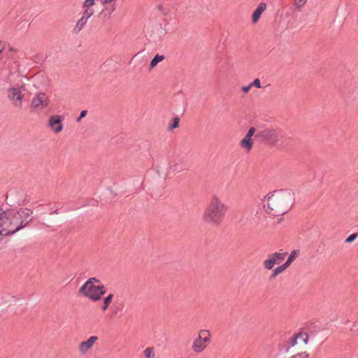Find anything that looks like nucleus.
Masks as SVG:
<instances>
[{
  "instance_id": "f257e3e1",
  "label": "nucleus",
  "mask_w": 358,
  "mask_h": 358,
  "mask_svg": "<svg viewBox=\"0 0 358 358\" xmlns=\"http://www.w3.org/2000/svg\"><path fill=\"white\" fill-rule=\"evenodd\" d=\"M32 210L27 208L18 210L0 208V236H10L29 225L34 217Z\"/></svg>"
},
{
  "instance_id": "f03ea898",
  "label": "nucleus",
  "mask_w": 358,
  "mask_h": 358,
  "mask_svg": "<svg viewBox=\"0 0 358 358\" xmlns=\"http://www.w3.org/2000/svg\"><path fill=\"white\" fill-rule=\"evenodd\" d=\"M295 195L290 189L275 190L268 194L267 206L268 213L273 216L286 214L294 203Z\"/></svg>"
},
{
  "instance_id": "7ed1b4c3",
  "label": "nucleus",
  "mask_w": 358,
  "mask_h": 358,
  "mask_svg": "<svg viewBox=\"0 0 358 358\" xmlns=\"http://www.w3.org/2000/svg\"><path fill=\"white\" fill-rule=\"evenodd\" d=\"M228 206L216 196L213 195L202 215L203 221L209 224L220 225L228 211Z\"/></svg>"
},
{
  "instance_id": "20e7f679",
  "label": "nucleus",
  "mask_w": 358,
  "mask_h": 358,
  "mask_svg": "<svg viewBox=\"0 0 358 358\" xmlns=\"http://www.w3.org/2000/svg\"><path fill=\"white\" fill-rule=\"evenodd\" d=\"M255 138L257 139L261 143L273 146L275 145L278 141V134L275 129H265L258 130L255 135Z\"/></svg>"
},
{
  "instance_id": "39448f33",
  "label": "nucleus",
  "mask_w": 358,
  "mask_h": 358,
  "mask_svg": "<svg viewBox=\"0 0 358 358\" xmlns=\"http://www.w3.org/2000/svg\"><path fill=\"white\" fill-rule=\"evenodd\" d=\"M50 103V99L45 93H37L31 101L30 111L33 113L38 110H42L48 106Z\"/></svg>"
},
{
  "instance_id": "423d86ee",
  "label": "nucleus",
  "mask_w": 358,
  "mask_h": 358,
  "mask_svg": "<svg viewBox=\"0 0 358 358\" xmlns=\"http://www.w3.org/2000/svg\"><path fill=\"white\" fill-rule=\"evenodd\" d=\"M210 334L208 330H201L198 337L193 342L192 350L197 353L203 351L206 348L205 343L210 341Z\"/></svg>"
},
{
  "instance_id": "0eeeda50",
  "label": "nucleus",
  "mask_w": 358,
  "mask_h": 358,
  "mask_svg": "<svg viewBox=\"0 0 358 358\" xmlns=\"http://www.w3.org/2000/svg\"><path fill=\"white\" fill-rule=\"evenodd\" d=\"M287 253L275 252L268 255V258L265 259L263 262L264 267L267 270H271L273 268L275 264H279L283 261L287 256Z\"/></svg>"
},
{
  "instance_id": "6e6552de",
  "label": "nucleus",
  "mask_w": 358,
  "mask_h": 358,
  "mask_svg": "<svg viewBox=\"0 0 358 358\" xmlns=\"http://www.w3.org/2000/svg\"><path fill=\"white\" fill-rule=\"evenodd\" d=\"M7 95L9 100L17 107H22V99L24 94L20 91V88L11 87L7 90Z\"/></svg>"
},
{
  "instance_id": "1a4fd4ad",
  "label": "nucleus",
  "mask_w": 358,
  "mask_h": 358,
  "mask_svg": "<svg viewBox=\"0 0 358 358\" xmlns=\"http://www.w3.org/2000/svg\"><path fill=\"white\" fill-rule=\"evenodd\" d=\"M79 294L87 297L95 302L94 296L96 294V285L91 284V281L89 282H85L79 289Z\"/></svg>"
},
{
  "instance_id": "9d476101",
  "label": "nucleus",
  "mask_w": 358,
  "mask_h": 358,
  "mask_svg": "<svg viewBox=\"0 0 358 358\" xmlns=\"http://www.w3.org/2000/svg\"><path fill=\"white\" fill-rule=\"evenodd\" d=\"M61 115H52L48 120V127L55 133H59L63 129L62 120Z\"/></svg>"
},
{
  "instance_id": "9b49d317",
  "label": "nucleus",
  "mask_w": 358,
  "mask_h": 358,
  "mask_svg": "<svg viewBox=\"0 0 358 358\" xmlns=\"http://www.w3.org/2000/svg\"><path fill=\"white\" fill-rule=\"evenodd\" d=\"M96 336H90L87 341H83L79 345V351L82 355L85 354L90 348H92L93 345L96 341H98Z\"/></svg>"
},
{
  "instance_id": "f8f14e48",
  "label": "nucleus",
  "mask_w": 358,
  "mask_h": 358,
  "mask_svg": "<svg viewBox=\"0 0 358 358\" xmlns=\"http://www.w3.org/2000/svg\"><path fill=\"white\" fill-rule=\"evenodd\" d=\"M266 4L264 2H261L257 8L252 13V20L254 23L257 22L260 18L262 13L266 10Z\"/></svg>"
},
{
  "instance_id": "ddd939ff",
  "label": "nucleus",
  "mask_w": 358,
  "mask_h": 358,
  "mask_svg": "<svg viewBox=\"0 0 358 358\" xmlns=\"http://www.w3.org/2000/svg\"><path fill=\"white\" fill-rule=\"evenodd\" d=\"M314 325L313 323H308L306 326L301 329V331L298 334H301L303 336H301L300 338L302 339L303 343L304 344H308L309 341V335L308 331L311 329V327Z\"/></svg>"
},
{
  "instance_id": "4468645a",
  "label": "nucleus",
  "mask_w": 358,
  "mask_h": 358,
  "mask_svg": "<svg viewBox=\"0 0 358 358\" xmlns=\"http://www.w3.org/2000/svg\"><path fill=\"white\" fill-rule=\"evenodd\" d=\"M124 308L123 302L115 301L112 305L111 313L113 315H117L120 312L122 311Z\"/></svg>"
},
{
  "instance_id": "2eb2a0df",
  "label": "nucleus",
  "mask_w": 358,
  "mask_h": 358,
  "mask_svg": "<svg viewBox=\"0 0 358 358\" xmlns=\"http://www.w3.org/2000/svg\"><path fill=\"white\" fill-rule=\"evenodd\" d=\"M241 145L248 150H250L253 145L252 139L250 136L245 135V137L241 141Z\"/></svg>"
},
{
  "instance_id": "dca6fc26",
  "label": "nucleus",
  "mask_w": 358,
  "mask_h": 358,
  "mask_svg": "<svg viewBox=\"0 0 358 358\" xmlns=\"http://www.w3.org/2000/svg\"><path fill=\"white\" fill-rule=\"evenodd\" d=\"M87 20L85 19L84 17H80L76 22V26L74 27L73 29V32L76 34H78L80 33V31L83 29L84 26L87 24Z\"/></svg>"
},
{
  "instance_id": "f3484780",
  "label": "nucleus",
  "mask_w": 358,
  "mask_h": 358,
  "mask_svg": "<svg viewBox=\"0 0 358 358\" xmlns=\"http://www.w3.org/2000/svg\"><path fill=\"white\" fill-rule=\"evenodd\" d=\"M287 268V267L284 264L277 266L275 268H274L272 271V273L269 276V280H272L275 279L278 275L282 273Z\"/></svg>"
},
{
  "instance_id": "a211bd4d",
  "label": "nucleus",
  "mask_w": 358,
  "mask_h": 358,
  "mask_svg": "<svg viewBox=\"0 0 358 358\" xmlns=\"http://www.w3.org/2000/svg\"><path fill=\"white\" fill-rule=\"evenodd\" d=\"M106 293V289L103 285L99 284L96 285V294L93 297L95 299V302L99 301Z\"/></svg>"
},
{
  "instance_id": "6ab92c4d",
  "label": "nucleus",
  "mask_w": 358,
  "mask_h": 358,
  "mask_svg": "<svg viewBox=\"0 0 358 358\" xmlns=\"http://www.w3.org/2000/svg\"><path fill=\"white\" fill-rule=\"evenodd\" d=\"M299 253V250H294L289 255L287 259L283 263L287 268L291 265L293 261H294Z\"/></svg>"
},
{
  "instance_id": "aec40b11",
  "label": "nucleus",
  "mask_w": 358,
  "mask_h": 358,
  "mask_svg": "<svg viewBox=\"0 0 358 358\" xmlns=\"http://www.w3.org/2000/svg\"><path fill=\"white\" fill-rule=\"evenodd\" d=\"M113 296L114 295L113 294H109L106 297L104 298L103 303L101 306V309L103 311H105L108 308L110 304L113 301Z\"/></svg>"
},
{
  "instance_id": "412c9836",
  "label": "nucleus",
  "mask_w": 358,
  "mask_h": 358,
  "mask_svg": "<svg viewBox=\"0 0 358 358\" xmlns=\"http://www.w3.org/2000/svg\"><path fill=\"white\" fill-rule=\"evenodd\" d=\"M180 119L179 117H175L171 120V122L169 124V130L173 131L179 127Z\"/></svg>"
},
{
  "instance_id": "4be33fe9",
  "label": "nucleus",
  "mask_w": 358,
  "mask_h": 358,
  "mask_svg": "<svg viewBox=\"0 0 358 358\" xmlns=\"http://www.w3.org/2000/svg\"><path fill=\"white\" fill-rule=\"evenodd\" d=\"M303 336L301 334H295L291 338H289L287 341L289 345L291 347H294L297 344V340Z\"/></svg>"
},
{
  "instance_id": "5701e85b",
  "label": "nucleus",
  "mask_w": 358,
  "mask_h": 358,
  "mask_svg": "<svg viewBox=\"0 0 358 358\" xmlns=\"http://www.w3.org/2000/svg\"><path fill=\"white\" fill-rule=\"evenodd\" d=\"M115 9H116V6H115V3H113L111 5L110 8L106 7L104 9H103L102 13H103L105 17H106L108 15V18L109 19L111 16V14L115 10Z\"/></svg>"
},
{
  "instance_id": "b1692460",
  "label": "nucleus",
  "mask_w": 358,
  "mask_h": 358,
  "mask_svg": "<svg viewBox=\"0 0 358 358\" xmlns=\"http://www.w3.org/2000/svg\"><path fill=\"white\" fill-rule=\"evenodd\" d=\"M164 55H156L155 57L151 60L150 64V67H155L159 62L164 60Z\"/></svg>"
},
{
  "instance_id": "393cba45",
  "label": "nucleus",
  "mask_w": 358,
  "mask_h": 358,
  "mask_svg": "<svg viewBox=\"0 0 358 358\" xmlns=\"http://www.w3.org/2000/svg\"><path fill=\"white\" fill-rule=\"evenodd\" d=\"M144 355L146 358H155V354L154 352V348L152 347L147 348L144 350Z\"/></svg>"
},
{
  "instance_id": "a878e982",
  "label": "nucleus",
  "mask_w": 358,
  "mask_h": 358,
  "mask_svg": "<svg viewBox=\"0 0 358 358\" xmlns=\"http://www.w3.org/2000/svg\"><path fill=\"white\" fill-rule=\"evenodd\" d=\"M83 13L82 17H84L86 20H88L90 17H92L94 13V9H88V8H83Z\"/></svg>"
},
{
  "instance_id": "bb28decb",
  "label": "nucleus",
  "mask_w": 358,
  "mask_h": 358,
  "mask_svg": "<svg viewBox=\"0 0 358 358\" xmlns=\"http://www.w3.org/2000/svg\"><path fill=\"white\" fill-rule=\"evenodd\" d=\"M95 4V0H85L83 3V8L93 9L92 6Z\"/></svg>"
},
{
  "instance_id": "cd10ccee",
  "label": "nucleus",
  "mask_w": 358,
  "mask_h": 358,
  "mask_svg": "<svg viewBox=\"0 0 358 358\" xmlns=\"http://www.w3.org/2000/svg\"><path fill=\"white\" fill-rule=\"evenodd\" d=\"M278 349L280 352L284 351L285 352L287 353L290 350V345H285V344L280 343L278 344Z\"/></svg>"
},
{
  "instance_id": "c85d7f7f",
  "label": "nucleus",
  "mask_w": 358,
  "mask_h": 358,
  "mask_svg": "<svg viewBox=\"0 0 358 358\" xmlns=\"http://www.w3.org/2000/svg\"><path fill=\"white\" fill-rule=\"evenodd\" d=\"M357 236H358V234L353 233L346 238V239L345 240V242L347 243H351L357 238Z\"/></svg>"
},
{
  "instance_id": "c756f323",
  "label": "nucleus",
  "mask_w": 358,
  "mask_h": 358,
  "mask_svg": "<svg viewBox=\"0 0 358 358\" xmlns=\"http://www.w3.org/2000/svg\"><path fill=\"white\" fill-rule=\"evenodd\" d=\"M308 353H307L306 352H301L292 356L290 358H308Z\"/></svg>"
},
{
  "instance_id": "7c9ffc66",
  "label": "nucleus",
  "mask_w": 358,
  "mask_h": 358,
  "mask_svg": "<svg viewBox=\"0 0 358 358\" xmlns=\"http://www.w3.org/2000/svg\"><path fill=\"white\" fill-rule=\"evenodd\" d=\"M250 86L252 87H257V88H261L262 86H261V82H260V80L259 78H256L255 79L252 83H250Z\"/></svg>"
},
{
  "instance_id": "2f4dec72",
  "label": "nucleus",
  "mask_w": 358,
  "mask_h": 358,
  "mask_svg": "<svg viewBox=\"0 0 358 358\" xmlns=\"http://www.w3.org/2000/svg\"><path fill=\"white\" fill-rule=\"evenodd\" d=\"M178 163H174L173 164H170L169 169L171 171H172L173 172H174V171H181L182 169H178Z\"/></svg>"
},
{
  "instance_id": "473e14b6",
  "label": "nucleus",
  "mask_w": 358,
  "mask_h": 358,
  "mask_svg": "<svg viewBox=\"0 0 358 358\" xmlns=\"http://www.w3.org/2000/svg\"><path fill=\"white\" fill-rule=\"evenodd\" d=\"M307 0H298L296 3V8L301 9L306 3Z\"/></svg>"
},
{
  "instance_id": "72a5a7b5",
  "label": "nucleus",
  "mask_w": 358,
  "mask_h": 358,
  "mask_svg": "<svg viewBox=\"0 0 358 358\" xmlns=\"http://www.w3.org/2000/svg\"><path fill=\"white\" fill-rule=\"evenodd\" d=\"M87 113V110H83L80 112L79 117L76 119L77 122H80L83 118H84Z\"/></svg>"
},
{
  "instance_id": "f704fd0d",
  "label": "nucleus",
  "mask_w": 358,
  "mask_h": 358,
  "mask_svg": "<svg viewBox=\"0 0 358 358\" xmlns=\"http://www.w3.org/2000/svg\"><path fill=\"white\" fill-rule=\"evenodd\" d=\"M256 131L257 130H256L255 127H252L249 129L246 135H248L252 138L253 136V135L255 134V133L256 132Z\"/></svg>"
},
{
  "instance_id": "c9c22d12",
  "label": "nucleus",
  "mask_w": 358,
  "mask_h": 358,
  "mask_svg": "<svg viewBox=\"0 0 358 358\" xmlns=\"http://www.w3.org/2000/svg\"><path fill=\"white\" fill-rule=\"evenodd\" d=\"M90 281H91L92 285H94V283H99V285L101 283L100 280L95 277L89 278L85 282H89Z\"/></svg>"
},
{
  "instance_id": "e433bc0d",
  "label": "nucleus",
  "mask_w": 358,
  "mask_h": 358,
  "mask_svg": "<svg viewBox=\"0 0 358 358\" xmlns=\"http://www.w3.org/2000/svg\"><path fill=\"white\" fill-rule=\"evenodd\" d=\"M252 88V87L250 86V85L249 84L248 85H246V86H243L241 87V90L244 92V93H248L250 89Z\"/></svg>"
},
{
  "instance_id": "4c0bfd02",
  "label": "nucleus",
  "mask_w": 358,
  "mask_h": 358,
  "mask_svg": "<svg viewBox=\"0 0 358 358\" xmlns=\"http://www.w3.org/2000/svg\"><path fill=\"white\" fill-rule=\"evenodd\" d=\"M6 47V42L3 41H0V54L3 52Z\"/></svg>"
},
{
  "instance_id": "58836bf2",
  "label": "nucleus",
  "mask_w": 358,
  "mask_h": 358,
  "mask_svg": "<svg viewBox=\"0 0 358 358\" xmlns=\"http://www.w3.org/2000/svg\"><path fill=\"white\" fill-rule=\"evenodd\" d=\"M100 1H101V3L103 5H104V4H107V3H110L113 2L114 0H100Z\"/></svg>"
},
{
  "instance_id": "ea45409f",
  "label": "nucleus",
  "mask_w": 358,
  "mask_h": 358,
  "mask_svg": "<svg viewBox=\"0 0 358 358\" xmlns=\"http://www.w3.org/2000/svg\"><path fill=\"white\" fill-rule=\"evenodd\" d=\"M53 212H50V214H52ZM54 213H56V214H58L59 212H58V209H56L55 211H54Z\"/></svg>"
},
{
  "instance_id": "a19ab883",
  "label": "nucleus",
  "mask_w": 358,
  "mask_h": 358,
  "mask_svg": "<svg viewBox=\"0 0 358 358\" xmlns=\"http://www.w3.org/2000/svg\"><path fill=\"white\" fill-rule=\"evenodd\" d=\"M143 66H146L147 65V62H145V64H143Z\"/></svg>"
},
{
  "instance_id": "79ce46f5",
  "label": "nucleus",
  "mask_w": 358,
  "mask_h": 358,
  "mask_svg": "<svg viewBox=\"0 0 358 358\" xmlns=\"http://www.w3.org/2000/svg\"><path fill=\"white\" fill-rule=\"evenodd\" d=\"M309 331L310 332V334H313V331H310V329L308 331V333Z\"/></svg>"
}]
</instances>
